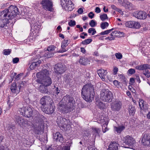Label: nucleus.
I'll list each match as a JSON object with an SVG mask.
<instances>
[{
  "instance_id": "15",
  "label": "nucleus",
  "mask_w": 150,
  "mask_h": 150,
  "mask_svg": "<svg viewBox=\"0 0 150 150\" xmlns=\"http://www.w3.org/2000/svg\"><path fill=\"white\" fill-rule=\"evenodd\" d=\"M127 27L131 28H139L140 27V23L134 21H130L126 22L125 23Z\"/></svg>"
},
{
  "instance_id": "47",
  "label": "nucleus",
  "mask_w": 150,
  "mask_h": 150,
  "mask_svg": "<svg viewBox=\"0 0 150 150\" xmlns=\"http://www.w3.org/2000/svg\"><path fill=\"white\" fill-rule=\"evenodd\" d=\"M76 24V22L74 20H71L68 23V25L72 27L74 26Z\"/></svg>"
},
{
  "instance_id": "5",
  "label": "nucleus",
  "mask_w": 150,
  "mask_h": 150,
  "mask_svg": "<svg viewBox=\"0 0 150 150\" xmlns=\"http://www.w3.org/2000/svg\"><path fill=\"white\" fill-rule=\"evenodd\" d=\"M49 73L47 69H44L37 74V76L39 79L38 81L45 86H50L52 83L51 80L49 76Z\"/></svg>"
},
{
  "instance_id": "58",
  "label": "nucleus",
  "mask_w": 150,
  "mask_h": 150,
  "mask_svg": "<svg viewBox=\"0 0 150 150\" xmlns=\"http://www.w3.org/2000/svg\"><path fill=\"white\" fill-rule=\"evenodd\" d=\"M54 90L56 92V93L57 94L59 93L60 91V90L59 89V88L58 87H56L55 86H54Z\"/></svg>"
},
{
  "instance_id": "49",
  "label": "nucleus",
  "mask_w": 150,
  "mask_h": 150,
  "mask_svg": "<svg viewBox=\"0 0 150 150\" xmlns=\"http://www.w3.org/2000/svg\"><path fill=\"white\" fill-rule=\"evenodd\" d=\"M143 74L146 76L147 78H149L150 76V72L147 70H145V71L144 72Z\"/></svg>"
},
{
  "instance_id": "33",
  "label": "nucleus",
  "mask_w": 150,
  "mask_h": 150,
  "mask_svg": "<svg viewBox=\"0 0 150 150\" xmlns=\"http://www.w3.org/2000/svg\"><path fill=\"white\" fill-rule=\"evenodd\" d=\"M54 55V52H52L47 50L44 54V56L47 58H49L52 57Z\"/></svg>"
},
{
  "instance_id": "25",
  "label": "nucleus",
  "mask_w": 150,
  "mask_h": 150,
  "mask_svg": "<svg viewBox=\"0 0 150 150\" xmlns=\"http://www.w3.org/2000/svg\"><path fill=\"white\" fill-rule=\"evenodd\" d=\"M118 145V144L116 142H112L109 145L108 150H117Z\"/></svg>"
},
{
  "instance_id": "8",
  "label": "nucleus",
  "mask_w": 150,
  "mask_h": 150,
  "mask_svg": "<svg viewBox=\"0 0 150 150\" xmlns=\"http://www.w3.org/2000/svg\"><path fill=\"white\" fill-rule=\"evenodd\" d=\"M124 143L127 146L125 147L133 149L134 147L135 144V141L134 139L129 136H127L123 139Z\"/></svg>"
},
{
  "instance_id": "24",
  "label": "nucleus",
  "mask_w": 150,
  "mask_h": 150,
  "mask_svg": "<svg viewBox=\"0 0 150 150\" xmlns=\"http://www.w3.org/2000/svg\"><path fill=\"white\" fill-rule=\"evenodd\" d=\"M33 61L30 66V68L31 69H33L35 67L38 66L41 63V61L38 59H34Z\"/></svg>"
},
{
  "instance_id": "14",
  "label": "nucleus",
  "mask_w": 150,
  "mask_h": 150,
  "mask_svg": "<svg viewBox=\"0 0 150 150\" xmlns=\"http://www.w3.org/2000/svg\"><path fill=\"white\" fill-rule=\"evenodd\" d=\"M21 86V84L20 86H17L15 83H12L10 89L13 96H16L19 93L20 88Z\"/></svg>"
},
{
  "instance_id": "31",
  "label": "nucleus",
  "mask_w": 150,
  "mask_h": 150,
  "mask_svg": "<svg viewBox=\"0 0 150 150\" xmlns=\"http://www.w3.org/2000/svg\"><path fill=\"white\" fill-rule=\"evenodd\" d=\"M39 91L42 93H47L48 92L47 88L43 85H40L39 87Z\"/></svg>"
},
{
  "instance_id": "22",
  "label": "nucleus",
  "mask_w": 150,
  "mask_h": 150,
  "mask_svg": "<svg viewBox=\"0 0 150 150\" xmlns=\"http://www.w3.org/2000/svg\"><path fill=\"white\" fill-rule=\"evenodd\" d=\"M97 73L101 78L103 80H105V76L107 75V72L106 70H104L103 69H100L98 70L97 71Z\"/></svg>"
},
{
  "instance_id": "59",
  "label": "nucleus",
  "mask_w": 150,
  "mask_h": 150,
  "mask_svg": "<svg viewBox=\"0 0 150 150\" xmlns=\"http://www.w3.org/2000/svg\"><path fill=\"white\" fill-rule=\"evenodd\" d=\"M114 84L116 86L118 87L119 86V82L117 80H115L113 81Z\"/></svg>"
},
{
  "instance_id": "62",
  "label": "nucleus",
  "mask_w": 150,
  "mask_h": 150,
  "mask_svg": "<svg viewBox=\"0 0 150 150\" xmlns=\"http://www.w3.org/2000/svg\"><path fill=\"white\" fill-rule=\"evenodd\" d=\"M111 7L112 8L114 9L115 10H116L117 11H118V9H117L116 6L114 5H111Z\"/></svg>"
},
{
  "instance_id": "17",
  "label": "nucleus",
  "mask_w": 150,
  "mask_h": 150,
  "mask_svg": "<svg viewBox=\"0 0 150 150\" xmlns=\"http://www.w3.org/2000/svg\"><path fill=\"white\" fill-rule=\"evenodd\" d=\"M142 143L145 146H150V134H145L142 138Z\"/></svg>"
},
{
  "instance_id": "26",
  "label": "nucleus",
  "mask_w": 150,
  "mask_h": 150,
  "mask_svg": "<svg viewBox=\"0 0 150 150\" xmlns=\"http://www.w3.org/2000/svg\"><path fill=\"white\" fill-rule=\"evenodd\" d=\"M102 120V122L104 123L102 125L103 132V133H105L108 130V128L107 127V125L108 124V119H105V120L103 119L104 121H103V120Z\"/></svg>"
},
{
  "instance_id": "7",
  "label": "nucleus",
  "mask_w": 150,
  "mask_h": 150,
  "mask_svg": "<svg viewBox=\"0 0 150 150\" xmlns=\"http://www.w3.org/2000/svg\"><path fill=\"white\" fill-rule=\"evenodd\" d=\"M112 94L108 90L103 89L101 91L100 98L103 101L110 102L112 101Z\"/></svg>"
},
{
  "instance_id": "30",
  "label": "nucleus",
  "mask_w": 150,
  "mask_h": 150,
  "mask_svg": "<svg viewBox=\"0 0 150 150\" xmlns=\"http://www.w3.org/2000/svg\"><path fill=\"white\" fill-rule=\"evenodd\" d=\"M66 6L68 8V10L69 11H72L74 8V5L71 0H68Z\"/></svg>"
},
{
  "instance_id": "45",
  "label": "nucleus",
  "mask_w": 150,
  "mask_h": 150,
  "mask_svg": "<svg viewBox=\"0 0 150 150\" xmlns=\"http://www.w3.org/2000/svg\"><path fill=\"white\" fill-rule=\"evenodd\" d=\"M89 24L91 27H94L96 25L97 23L94 20H91L89 22Z\"/></svg>"
},
{
  "instance_id": "53",
  "label": "nucleus",
  "mask_w": 150,
  "mask_h": 150,
  "mask_svg": "<svg viewBox=\"0 0 150 150\" xmlns=\"http://www.w3.org/2000/svg\"><path fill=\"white\" fill-rule=\"evenodd\" d=\"M22 75H23L22 74H18L15 77V79L17 80H19L21 78V77L22 76Z\"/></svg>"
},
{
  "instance_id": "9",
  "label": "nucleus",
  "mask_w": 150,
  "mask_h": 150,
  "mask_svg": "<svg viewBox=\"0 0 150 150\" xmlns=\"http://www.w3.org/2000/svg\"><path fill=\"white\" fill-rule=\"evenodd\" d=\"M42 8L46 10L52 11H53V4L51 1L50 0H42L40 2Z\"/></svg>"
},
{
  "instance_id": "44",
  "label": "nucleus",
  "mask_w": 150,
  "mask_h": 150,
  "mask_svg": "<svg viewBox=\"0 0 150 150\" xmlns=\"http://www.w3.org/2000/svg\"><path fill=\"white\" fill-rule=\"evenodd\" d=\"M55 48L56 47L54 46L51 45L48 47L47 50L52 52H54L53 51L54 50Z\"/></svg>"
},
{
  "instance_id": "64",
  "label": "nucleus",
  "mask_w": 150,
  "mask_h": 150,
  "mask_svg": "<svg viewBox=\"0 0 150 150\" xmlns=\"http://www.w3.org/2000/svg\"><path fill=\"white\" fill-rule=\"evenodd\" d=\"M135 79L137 80V81L139 82V83H140L141 82V81L140 79V78L138 75H137L136 76V77L135 78Z\"/></svg>"
},
{
  "instance_id": "43",
  "label": "nucleus",
  "mask_w": 150,
  "mask_h": 150,
  "mask_svg": "<svg viewBox=\"0 0 150 150\" xmlns=\"http://www.w3.org/2000/svg\"><path fill=\"white\" fill-rule=\"evenodd\" d=\"M88 32L89 33H92V35H93L96 33V31L94 28H92L88 29Z\"/></svg>"
},
{
  "instance_id": "28",
  "label": "nucleus",
  "mask_w": 150,
  "mask_h": 150,
  "mask_svg": "<svg viewBox=\"0 0 150 150\" xmlns=\"http://www.w3.org/2000/svg\"><path fill=\"white\" fill-rule=\"evenodd\" d=\"M136 68L138 69L141 70H145V71L147 70V69H150V65L147 64L141 65L137 66Z\"/></svg>"
},
{
  "instance_id": "27",
  "label": "nucleus",
  "mask_w": 150,
  "mask_h": 150,
  "mask_svg": "<svg viewBox=\"0 0 150 150\" xmlns=\"http://www.w3.org/2000/svg\"><path fill=\"white\" fill-rule=\"evenodd\" d=\"M5 130L7 133H12L13 128L12 125L10 124H6L4 125Z\"/></svg>"
},
{
  "instance_id": "51",
  "label": "nucleus",
  "mask_w": 150,
  "mask_h": 150,
  "mask_svg": "<svg viewBox=\"0 0 150 150\" xmlns=\"http://www.w3.org/2000/svg\"><path fill=\"white\" fill-rule=\"evenodd\" d=\"M118 70V69L117 67H114L113 70V74L114 75H116L117 73Z\"/></svg>"
},
{
  "instance_id": "20",
  "label": "nucleus",
  "mask_w": 150,
  "mask_h": 150,
  "mask_svg": "<svg viewBox=\"0 0 150 150\" xmlns=\"http://www.w3.org/2000/svg\"><path fill=\"white\" fill-rule=\"evenodd\" d=\"M68 40H64L63 41L62 43L61 49L59 51V52L62 53L67 51L68 49L66 48V47L69 44Z\"/></svg>"
},
{
  "instance_id": "2",
  "label": "nucleus",
  "mask_w": 150,
  "mask_h": 150,
  "mask_svg": "<svg viewBox=\"0 0 150 150\" xmlns=\"http://www.w3.org/2000/svg\"><path fill=\"white\" fill-rule=\"evenodd\" d=\"M19 12L15 6H11L8 8L0 12V27L6 29L8 28L9 20H12L19 14Z\"/></svg>"
},
{
  "instance_id": "39",
  "label": "nucleus",
  "mask_w": 150,
  "mask_h": 150,
  "mask_svg": "<svg viewBox=\"0 0 150 150\" xmlns=\"http://www.w3.org/2000/svg\"><path fill=\"white\" fill-rule=\"evenodd\" d=\"M116 33H117V31L115 30L112 32L110 34V39L113 40L115 39L116 37H117Z\"/></svg>"
},
{
  "instance_id": "50",
  "label": "nucleus",
  "mask_w": 150,
  "mask_h": 150,
  "mask_svg": "<svg viewBox=\"0 0 150 150\" xmlns=\"http://www.w3.org/2000/svg\"><path fill=\"white\" fill-rule=\"evenodd\" d=\"M115 56L116 57L119 59H122V54L120 53H115Z\"/></svg>"
},
{
  "instance_id": "13",
  "label": "nucleus",
  "mask_w": 150,
  "mask_h": 150,
  "mask_svg": "<svg viewBox=\"0 0 150 150\" xmlns=\"http://www.w3.org/2000/svg\"><path fill=\"white\" fill-rule=\"evenodd\" d=\"M54 71L58 75H61L64 73L66 70V68L64 65L63 66L60 63H58L55 65Z\"/></svg>"
},
{
  "instance_id": "36",
  "label": "nucleus",
  "mask_w": 150,
  "mask_h": 150,
  "mask_svg": "<svg viewBox=\"0 0 150 150\" xmlns=\"http://www.w3.org/2000/svg\"><path fill=\"white\" fill-rule=\"evenodd\" d=\"M114 28H113L109 30H108L104 31L103 32H101L98 34L97 36H99L100 35H107L110 33L111 31L113 30Z\"/></svg>"
},
{
  "instance_id": "41",
  "label": "nucleus",
  "mask_w": 150,
  "mask_h": 150,
  "mask_svg": "<svg viewBox=\"0 0 150 150\" xmlns=\"http://www.w3.org/2000/svg\"><path fill=\"white\" fill-rule=\"evenodd\" d=\"M92 41L91 39H88L85 40L82 42V43L83 45H87L90 43Z\"/></svg>"
},
{
  "instance_id": "34",
  "label": "nucleus",
  "mask_w": 150,
  "mask_h": 150,
  "mask_svg": "<svg viewBox=\"0 0 150 150\" xmlns=\"http://www.w3.org/2000/svg\"><path fill=\"white\" fill-rule=\"evenodd\" d=\"M92 129V132L94 135L95 136L97 135H99L100 130L99 129L96 127H93Z\"/></svg>"
},
{
  "instance_id": "3",
  "label": "nucleus",
  "mask_w": 150,
  "mask_h": 150,
  "mask_svg": "<svg viewBox=\"0 0 150 150\" xmlns=\"http://www.w3.org/2000/svg\"><path fill=\"white\" fill-rule=\"evenodd\" d=\"M63 104L59 103V109L63 112L67 113L71 111L75 103L73 98L69 95L64 96L62 100Z\"/></svg>"
},
{
  "instance_id": "52",
  "label": "nucleus",
  "mask_w": 150,
  "mask_h": 150,
  "mask_svg": "<svg viewBox=\"0 0 150 150\" xmlns=\"http://www.w3.org/2000/svg\"><path fill=\"white\" fill-rule=\"evenodd\" d=\"M0 150H9L6 146H0Z\"/></svg>"
},
{
  "instance_id": "35",
  "label": "nucleus",
  "mask_w": 150,
  "mask_h": 150,
  "mask_svg": "<svg viewBox=\"0 0 150 150\" xmlns=\"http://www.w3.org/2000/svg\"><path fill=\"white\" fill-rule=\"evenodd\" d=\"M128 111L130 115H133L135 113V108L131 105H130L129 107Z\"/></svg>"
},
{
  "instance_id": "42",
  "label": "nucleus",
  "mask_w": 150,
  "mask_h": 150,
  "mask_svg": "<svg viewBox=\"0 0 150 150\" xmlns=\"http://www.w3.org/2000/svg\"><path fill=\"white\" fill-rule=\"evenodd\" d=\"M100 17L101 20L102 21H105L106 19L108 18L107 15L106 14H103L101 15Z\"/></svg>"
},
{
  "instance_id": "4",
  "label": "nucleus",
  "mask_w": 150,
  "mask_h": 150,
  "mask_svg": "<svg viewBox=\"0 0 150 150\" xmlns=\"http://www.w3.org/2000/svg\"><path fill=\"white\" fill-rule=\"evenodd\" d=\"M94 94L93 85L91 83L86 84L82 88V96L86 101L91 102L93 99Z\"/></svg>"
},
{
  "instance_id": "60",
  "label": "nucleus",
  "mask_w": 150,
  "mask_h": 150,
  "mask_svg": "<svg viewBox=\"0 0 150 150\" xmlns=\"http://www.w3.org/2000/svg\"><path fill=\"white\" fill-rule=\"evenodd\" d=\"M101 11L99 7H96L95 9V12L97 13H99Z\"/></svg>"
},
{
  "instance_id": "56",
  "label": "nucleus",
  "mask_w": 150,
  "mask_h": 150,
  "mask_svg": "<svg viewBox=\"0 0 150 150\" xmlns=\"http://www.w3.org/2000/svg\"><path fill=\"white\" fill-rule=\"evenodd\" d=\"M128 71L130 74H132L135 73V70L133 69H130L128 70Z\"/></svg>"
},
{
  "instance_id": "32",
  "label": "nucleus",
  "mask_w": 150,
  "mask_h": 150,
  "mask_svg": "<svg viewBox=\"0 0 150 150\" xmlns=\"http://www.w3.org/2000/svg\"><path fill=\"white\" fill-rule=\"evenodd\" d=\"M89 62V60L88 59L85 57H82L79 60V63L83 65L86 64Z\"/></svg>"
},
{
  "instance_id": "16",
  "label": "nucleus",
  "mask_w": 150,
  "mask_h": 150,
  "mask_svg": "<svg viewBox=\"0 0 150 150\" xmlns=\"http://www.w3.org/2000/svg\"><path fill=\"white\" fill-rule=\"evenodd\" d=\"M133 15L136 18L141 19H145L147 16L146 13L145 12L142 11H135L133 13Z\"/></svg>"
},
{
  "instance_id": "19",
  "label": "nucleus",
  "mask_w": 150,
  "mask_h": 150,
  "mask_svg": "<svg viewBox=\"0 0 150 150\" xmlns=\"http://www.w3.org/2000/svg\"><path fill=\"white\" fill-rule=\"evenodd\" d=\"M53 139L61 143L63 142L64 140L63 137L59 132H56V133L53 134Z\"/></svg>"
},
{
  "instance_id": "18",
  "label": "nucleus",
  "mask_w": 150,
  "mask_h": 150,
  "mask_svg": "<svg viewBox=\"0 0 150 150\" xmlns=\"http://www.w3.org/2000/svg\"><path fill=\"white\" fill-rule=\"evenodd\" d=\"M121 103L118 100H116L112 103L111 108L112 110L115 111L119 110L121 108Z\"/></svg>"
},
{
  "instance_id": "46",
  "label": "nucleus",
  "mask_w": 150,
  "mask_h": 150,
  "mask_svg": "<svg viewBox=\"0 0 150 150\" xmlns=\"http://www.w3.org/2000/svg\"><path fill=\"white\" fill-rule=\"evenodd\" d=\"M68 0H61V4L62 6L64 7L66 5L67 3Z\"/></svg>"
},
{
  "instance_id": "55",
  "label": "nucleus",
  "mask_w": 150,
  "mask_h": 150,
  "mask_svg": "<svg viewBox=\"0 0 150 150\" xmlns=\"http://www.w3.org/2000/svg\"><path fill=\"white\" fill-rule=\"evenodd\" d=\"M19 61V59L18 57H16L13 58V63L15 64L17 63Z\"/></svg>"
},
{
  "instance_id": "57",
  "label": "nucleus",
  "mask_w": 150,
  "mask_h": 150,
  "mask_svg": "<svg viewBox=\"0 0 150 150\" xmlns=\"http://www.w3.org/2000/svg\"><path fill=\"white\" fill-rule=\"evenodd\" d=\"M94 16V14L92 12H90L88 14V17L91 19L93 18Z\"/></svg>"
},
{
  "instance_id": "61",
  "label": "nucleus",
  "mask_w": 150,
  "mask_h": 150,
  "mask_svg": "<svg viewBox=\"0 0 150 150\" xmlns=\"http://www.w3.org/2000/svg\"><path fill=\"white\" fill-rule=\"evenodd\" d=\"M78 12L79 13L81 14L83 12V9L81 8H80L78 9Z\"/></svg>"
},
{
  "instance_id": "21",
  "label": "nucleus",
  "mask_w": 150,
  "mask_h": 150,
  "mask_svg": "<svg viewBox=\"0 0 150 150\" xmlns=\"http://www.w3.org/2000/svg\"><path fill=\"white\" fill-rule=\"evenodd\" d=\"M120 4L124 7L126 9L129 10H131L133 8V5L132 3L127 0H125Z\"/></svg>"
},
{
  "instance_id": "40",
  "label": "nucleus",
  "mask_w": 150,
  "mask_h": 150,
  "mask_svg": "<svg viewBox=\"0 0 150 150\" xmlns=\"http://www.w3.org/2000/svg\"><path fill=\"white\" fill-rule=\"evenodd\" d=\"M11 52V49H4L3 50L2 53L4 55H8Z\"/></svg>"
},
{
  "instance_id": "48",
  "label": "nucleus",
  "mask_w": 150,
  "mask_h": 150,
  "mask_svg": "<svg viewBox=\"0 0 150 150\" xmlns=\"http://www.w3.org/2000/svg\"><path fill=\"white\" fill-rule=\"evenodd\" d=\"M116 34L117 37H122L123 36L124 33L123 32L117 31V33H116Z\"/></svg>"
},
{
  "instance_id": "6",
  "label": "nucleus",
  "mask_w": 150,
  "mask_h": 150,
  "mask_svg": "<svg viewBox=\"0 0 150 150\" xmlns=\"http://www.w3.org/2000/svg\"><path fill=\"white\" fill-rule=\"evenodd\" d=\"M57 122L59 127L64 129V130H69L71 128V122L69 120L59 116L57 118Z\"/></svg>"
},
{
  "instance_id": "29",
  "label": "nucleus",
  "mask_w": 150,
  "mask_h": 150,
  "mask_svg": "<svg viewBox=\"0 0 150 150\" xmlns=\"http://www.w3.org/2000/svg\"><path fill=\"white\" fill-rule=\"evenodd\" d=\"M139 105L141 110L146 109L147 106L145 102L142 99H140L139 101Z\"/></svg>"
},
{
  "instance_id": "10",
  "label": "nucleus",
  "mask_w": 150,
  "mask_h": 150,
  "mask_svg": "<svg viewBox=\"0 0 150 150\" xmlns=\"http://www.w3.org/2000/svg\"><path fill=\"white\" fill-rule=\"evenodd\" d=\"M53 101L52 99L48 96H45L42 97L40 100V103L42 105L40 106L41 108L47 106V104L53 103Z\"/></svg>"
},
{
  "instance_id": "63",
  "label": "nucleus",
  "mask_w": 150,
  "mask_h": 150,
  "mask_svg": "<svg viewBox=\"0 0 150 150\" xmlns=\"http://www.w3.org/2000/svg\"><path fill=\"white\" fill-rule=\"evenodd\" d=\"M62 150H69V148L68 146H64L62 147Z\"/></svg>"
},
{
  "instance_id": "12",
  "label": "nucleus",
  "mask_w": 150,
  "mask_h": 150,
  "mask_svg": "<svg viewBox=\"0 0 150 150\" xmlns=\"http://www.w3.org/2000/svg\"><path fill=\"white\" fill-rule=\"evenodd\" d=\"M53 103H49L47 106L41 108L42 110L44 112L47 114L53 113L54 111L55 107Z\"/></svg>"
},
{
  "instance_id": "37",
  "label": "nucleus",
  "mask_w": 150,
  "mask_h": 150,
  "mask_svg": "<svg viewBox=\"0 0 150 150\" xmlns=\"http://www.w3.org/2000/svg\"><path fill=\"white\" fill-rule=\"evenodd\" d=\"M96 104L99 108L101 109H103L105 107V104L102 102H96Z\"/></svg>"
},
{
  "instance_id": "11",
  "label": "nucleus",
  "mask_w": 150,
  "mask_h": 150,
  "mask_svg": "<svg viewBox=\"0 0 150 150\" xmlns=\"http://www.w3.org/2000/svg\"><path fill=\"white\" fill-rule=\"evenodd\" d=\"M14 119L16 122L18 124L21 126L28 127V122L22 117H20L18 115L15 116L14 117Z\"/></svg>"
},
{
  "instance_id": "38",
  "label": "nucleus",
  "mask_w": 150,
  "mask_h": 150,
  "mask_svg": "<svg viewBox=\"0 0 150 150\" xmlns=\"http://www.w3.org/2000/svg\"><path fill=\"white\" fill-rule=\"evenodd\" d=\"M109 25V23L107 22H102L100 24V27L102 29L107 28Z\"/></svg>"
},
{
  "instance_id": "54",
  "label": "nucleus",
  "mask_w": 150,
  "mask_h": 150,
  "mask_svg": "<svg viewBox=\"0 0 150 150\" xmlns=\"http://www.w3.org/2000/svg\"><path fill=\"white\" fill-rule=\"evenodd\" d=\"M54 149L51 146H46L45 147V150H54Z\"/></svg>"
},
{
  "instance_id": "23",
  "label": "nucleus",
  "mask_w": 150,
  "mask_h": 150,
  "mask_svg": "<svg viewBox=\"0 0 150 150\" xmlns=\"http://www.w3.org/2000/svg\"><path fill=\"white\" fill-rule=\"evenodd\" d=\"M125 128V127L123 124L118 126L114 127V130L115 132L117 133L120 134L124 130Z\"/></svg>"
},
{
  "instance_id": "1",
  "label": "nucleus",
  "mask_w": 150,
  "mask_h": 150,
  "mask_svg": "<svg viewBox=\"0 0 150 150\" xmlns=\"http://www.w3.org/2000/svg\"><path fill=\"white\" fill-rule=\"evenodd\" d=\"M33 112L34 114L35 113V120L38 125V127L36 131V133L38 134H41L44 132V124L43 120L45 119L44 116L39 114L38 111L35 110H33L32 108L29 106L20 108L18 111V113L28 117L31 116Z\"/></svg>"
}]
</instances>
